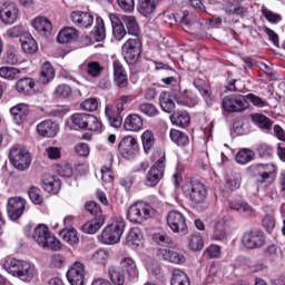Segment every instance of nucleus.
Returning a JSON list of instances; mask_svg holds the SVG:
<instances>
[{"label": "nucleus", "instance_id": "obj_3", "mask_svg": "<svg viewBox=\"0 0 285 285\" xmlns=\"http://www.w3.org/2000/svg\"><path fill=\"white\" fill-rule=\"evenodd\" d=\"M32 239L41 246V248H50V250H61V242L50 233L48 226L39 224L32 233Z\"/></svg>", "mask_w": 285, "mask_h": 285}, {"label": "nucleus", "instance_id": "obj_53", "mask_svg": "<svg viewBox=\"0 0 285 285\" xmlns=\"http://www.w3.org/2000/svg\"><path fill=\"white\" fill-rule=\"evenodd\" d=\"M80 108L87 110L88 112H95L99 108V101L97 98H88L81 102Z\"/></svg>", "mask_w": 285, "mask_h": 285}, {"label": "nucleus", "instance_id": "obj_61", "mask_svg": "<svg viewBox=\"0 0 285 285\" xmlns=\"http://www.w3.org/2000/svg\"><path fill=\"white\" fill-rule=\"evenodd\" d=\"M117 3L120 10H124V12L135 11V0H117Z\"/></svg>", "mask_w": 285, "mask_h": 285}, {"label": "nucleus", "instance_id": "obj_30", "mask_svg": "<svg viewBox=\"0 0 285 285\" xmlns=\"http://www.w3.org/2000/svg\"><path fill=\"white\" fill-rule=\"evenodd\" d=\"M105 115L108 118V121L112 128H121V124H124V118L121 114H117L112 107L107 106L105 109Z\"/></svg>", "mask_w": 285, "mask_h": 285}, {"label": "nucleus", "instance_id": "obj_37", "mask_svg": "<svg viewBox=\"0 0 285 285\" xmlns=\"http://www.w3.org/2000/svg\"><path fill=\"white\" fill-rule=\"evenodd\" d=\"M252 121L258 126L262 130H271L273 128V121L271 119L262 114H253L252 115Z\"/></svg>", "mask_w": 285, "mask_h": 285}, {"label": "nucleus", "instance_id": "obj_9", "mask_svg": "<svg viewBox=\"0 0 285 285\" xmlns=\"http://www.w3.org/2000/svg\"><path fill=\"white\" fill-rule=\"evenodd\" d=\"M247 173L255 177L258 184H266L268 179H273L277 173V167L273 164H256L247 168Z\"/></svg>", "mask_w": 285, "mask_h": 285}, {"label": "nucleus", "instance_id": "obj_64", "mask_svg": "<svg viewBox=\"0 0 285 285\" xmlns=\"http://www.w3.org/2000/svg\"><path fill=\"white\" fill-rule=\"evenodd\" d=\"M58 175H60V177H72V165L70 164H65L60 167H58L57 169Z\"/></svg>", "mask_w": 285, "mask_h": 285}, {"label": "nucleus", "instance_id": "obj_25", "mask_svg": "<svg viewBox=\"0 0 285 285\" xmlns=\"http://www.w3.org/2000/svg\"><path fill=\"white\" fill-rule=\"evenodd\" d=\"M157 255L158 257H161V259L170 262L171 264H184V262H186L184 255L170 249H158Z\"/></svg>", "mask_w": 285, "mask_h": 285}, {"label": "nucleus", "instance_id": "obj_31", "mask_svg": "<svg viewBox=\"0 0 285 285\" xmlns=\"http://www.w3.org/2000/svg\"><path fill=\"white\" fill-rule=\"evenodd\" d=\"M170 121L174 126L186 128L190 124V115L187 111H176L170 116Z\"/></svg>", "mask_w": 285, "mask_h": 285}, {"label": "nucleus", "instance_id": "obj_8", "mask_svg": "<svg viewBox=\"0 0 285 285\" xmlns=\"http://www.w3.org/2000/svg\"><path fill=\"white\" fill-rule=\"evenodd\" d=\"M9 159L14 168L18 170H28L30 168L31 159L28 149L21 145H16L9 153Z\"/></svg>", "mask_w": 285, "mask_h": 285}, {"label": "nucleus", "instance_id": "obj_35", "mask_svg": "<svg viewBox=\"0 0 285 285\" xmlns=\"http://www.w3.org/2000/svg\"><path fill=\"white\" fill-rule=\"evenodd\" d=\"M20 42L23 52H26L27 55H35V52H37V50L39 49V47L37 46V41L35 40V38H32V36L21 38Z\"/></svg>", "mask_w": 285, "mask_h": 285}, {"label": "nucleus", "instance_id": "obj_51", "mask_svg": "<svg viewBox=\"0 0 285 285\" xmlns=\"http://www.w3.org/2000/svg\"><path fill=\"white\" fill-rule=\"evenodd\" d=\"M151 239L153 242H155V244H159L160 246L166 244H173V239H170V236L164 232L154 233Z\"/></svg>", "mask_w": 285, "mask_h": 285}, {"label": "nucleus", "instance_id": "obj_52", "mask_svg": "<svg viewBox=\"0 0 285 285\" xmlns=\"http://www.w3.org/2000/svg\"><path fill=\"white\" fill-rule=\"evenodd\" d=\"M26 32V28L23 26L18 24L14 27L9 28L4 36L8 37V39H17L18 37H22V35Z\"/></svg>", "mask_w": 285, "mask_h": 285}, {"label": "nucleus", "instance_id": "obj_7", "mask_svg": "<svg viewBox=\"0 0 285 285\" xmlns=\"http://www.w3.org/2000/svg\"><path fill=\"white\" fill-rule=\"evenodd\" d=\"M183 193L189 197L193 204H204L208 197L206 185L199 180H191L183 186Z\"/></svg>", "mask_w": 285, "mask_h": 285}, {"label": "nucleus", "instance_id": "obj_34", "mask_svg": "<svg viewBox=\"0 0 285 285\" xmlns=\"http://www.w3.org/2000/svg\"><path fill=\"white\" fill-rule=\"evenodd\" d=\"M253 159H255V151L246 148L240 149L235 156L236 163L240 166H246V164H250Z\"/></svg>", "mask_w": 285, "mask_h": 285}, {"label": "nucleus", "instance_id": "obj_18", "mask_svg": "<svg viewBox=\"0 0 285 285\" xmlns=\"http://www.w3.org/2000/svg\"><path fill=\"white\" fill-rule=\"evenodd\" d=\"M37 132L40 137H57L59 135V125L50 119L43 120L37 125Z\"/></svg>", "mask_w": 285, "mask_h": 285}, {"label": "nucleus", "instance_id": "obj_29", "mask_svg": "<svg viewBox=\"0 0 285 285\" xmlns=\"http://www.w3.org/2000/svg\"><path fill=\"white\" fill-rule=\"evenodd\" d=\"M16 90L20 95H35V80L32 78H22L17 81Z\"/></svg>", "mask_w": 285, "mask_h": 285}, {"label": "nucleus", "instance_id": "obj_62", "mask_svg": "<svg viewBox=\"0 0 285 285\" xmlns=\"http://www.w3.org/2000/svg\"><path fill=\"white\" fill-rule=\"evenodd\" d=\"M205 255L209 257L210 259H215L222 255V247L218 245H210L209 247L206 248Z\"/></svg>", "mask_w": 285, "mask_h": 285}, {"label": "nucleus", "instance_id": "obj_27", "mask_svg": "<svg viewBox=\"0 0 285 285\" xmlns=\"http://www.w3.org/2000/svg\"><path fill=\"white\" fill-rule=\"evenodd\" d=\"M137 10L141 17H153L157 10V0H138Z\"/></svg>", "mask_w": 285, "mask_h": 285}, {"label": "nucleus", "instance_id": "obj_40", "mask_svg": "<svg viewBox=\"0 0 285 285\" xmlns=\"http://www.w3.org/2000/svg\"><path fill=\"white\" fill-rule=\"evenodd\" d=\"M170 140L177 146L188 145V136L180 130L171 129L169 132Z\"/></svg>", "mask_w": 285, "mask_h": 285}, {"label": "nucleus", "instance_id": "obj_20", "mask_svg": "<svg viewBox=\"0 0 285 285\" xmlns=\"http://www.w3.org/2000/svg\"><path fill=\"white\" fill-rule=\"evenodd\" d=\"M10 112L14 124L21 126V124L26 121V117H28L30 112V107L27 104L21 102L13 106L10 109Z\"/></svg>", "mask_w": 285, "mask_h": 285}, {"label": "nucleus", "instance_id": "obj_10", "mask_svg": "<svg viewBox=\"0 0 285 285\" xmlns=\"http://www.w3.org/2000/svg\"><path fill=\"white\" fill-rule=\"evenodd\" d=\"M166 170V156H161L154 166L149 169L146 176V186L149 188H155L159 181L164 178V173Z\"/></svg>", "mask_w": 285, "mask_h": 285}, {"label": "nucleus", "instance_id": "obj_47", "mask_svg": "<svg viewBox=\"0 0 285 285\" xmlns=\"http://www.w3.org/2000/svg\"><path fill=\"white\" fill-rule=\"evenodd\" d=\"M188 246L190 250L197 253L204 248V238L199 234H194L189 237Z\"/></svg>", "mask_w": 285, "mask_h": 285}, {"label": "nucleus", "instance_id": "obj_26", "mask_svg": "<svg viewBox=\"0 0 285 285\" xmlns=\"http://www.w3.org/2000/svg\"><path fill=\"white\" fill-rule=\"evenodd\" d=\"M108 275L111 284L124 285L126 284V271L124 267L110 266L108 269Z\"/></svg>", "mask_w": 285, "mask_h": 285}, {"label": "nucleus", "instance_id": "obj_6", "mask_svg": "<svg viewBox=\"0 0 285 285\" xmlns=\"http://www.w3.org/2000/svg\"><path fill=\"white\" fill-rule=\"evenodd\" d=\"M141 48L142 43L139 37L129 38L121 46L122 57L128 66L139 63V59H141Z\"/></svg>", "mask_w": 285, "mask_h": 285}, {"label": "nucleus", "instance_id": "obj_17", "mask_svg": "<svg viewBox=\"0 0 285 285\" xmlns=\"http://www.w3.org/2000/svg\"><path fill=\"white\" fill-rule=\"evenodd\" d=\"M264 232L259 229H254L252 232H247L243 236V244L246 248H262L264 246Z\"/></svg>", "mask_w": 285, "mask_h": 285}, {"label": "nucleus", "instance_id": "obj_4", "mask_svg": "<svg viewBox=\"0 0 285 285\" xmlns=\"http://www.w3.org/2000/svg\"><path fill=\"white\" fill-rule=\"evenodd\" d=\"M124 228H126V223L124 218L117 217L111 224L107 225L102 233L100 242L107 246H112L114 244H119L121 235H124Z\"/></svg>", "mask_w": 285, "mask_h": 285}, {"label": "nucleus", "instance_id": "obj_57", "mask_svg": "<svg viewBox=\"0 0 285 285\" xmlns=\"http://www.w3.org/2000/svg\"><path fill=\"white\" fill-rule=\"evenodd\" d=\"M245 101H250V104H253V106H255L256 108H264L266 106V101L262 98H259V96H255L254 94H248L246 96H244Z\"/></svg>", "mask_w": 285, "mask_h": 285}, {"label": "nucleus", "instance_id": "obj_46", "mask_svg": "<svg viewBox=\"0 0 285 285\" xmlns=\"http://www.w3.org/2000/svg\"><path fill=\"white\" fill-rule=\"evenodd\" d=\"M226 186L229 190H237L242 186V174L235 173L226 178Z\"/></svg>", "mask_w": 285, "mask_h": 285}, {"label": "nucleus", "instance_id": "obj_32", "mask_svg": "<svg viewBox=\"0 0 285 285\" xmlns=\"http://www.w3.org/2000/svg\"><path fill=\"white\" fill-rule=\"evenodd\" d=\"M75 39H77V29L72 27H66L57 36L59 43H70V41H75Z\"/></svg>", "mask_w": 285, "mask_h": 285}, {"label": "nucleus", "instance_id": "obj_13", "mask_svg": "<svg viewBox=\"0 0 285 285\" xmlns=\"http://www.w3.org/2000/svg\"><path fill=\"white\" fill-rule=\"evenodd\" d=\"M167 226L173 233H181L186 235L188 232V225H186V218L177 210H171L167 215Z\"/></svg>", "mask_w": 285, "mask_h": 285}, {"label": "nucleus", "instance_id": "obj_5", "mask_svg": "<svg viewBox=\"0 0 285 285\" xmlns=\"http://www.w3.org/2000/svg\"><path fill=\"white\" fill-rule=\"evenodd\" d=\"M153 215H155V209L150 204L144 202L135 203L127 209V219L131 224H144V222H148Z\"/></svg>", "mask_w": 285, "mask_h": 285}, {"label": "nucleus", "instance_id": "obj_55", "mask_svg": "<svg viewBox=\"0 0 285 285\" xmlns=\"http://www.w3.org/2000/svg\"><path fill=\"white\" fill-rule=\"evenodd\" d=\"M262 13L269 23L277 24L282 21V16L271 11L269 9H263Z\"/></svg>", "mask_w": 285, "mask_h": 285}, {"label": "nucleus", "instance_id": "obj_21", "mask_svg": "<svg viewBox=\"0 0 285 285\" xmlns=\"http://www.w3.org/2000/svg\"><path fill=\"white\" fill-rule=\"evenodd\" d=\"M32 27L41 37H50L52 33V22L46 17H38L33 20Z\"/></svg>", "mask_w": 285, "mask_h": 285}, {"label": "nucleus", "instance_id": "obj_11", "mask_svg": "<svg viewBox=\"0 0 285 285\" xmlns=\"http://www.w3.org/2000/svg\"><path fill=\"white\" fill-rule=\"evenodd\" d=\"M118 150L125 159H135L139 155V142L132 136H126L119 142Z\"/></svg>", "mask_w": 285, "mask_h": 285}, {"label": "nucleus", "instance_id": "obj_14", "mask_svg": "<svg viewBox=\"0 0 285 285\" xmlns=\"http://www.w3.org/2000/svg\"><path fill=\"white\" fill-rule=\"evenodd\" d=\"M0 19L6 26L17 23L19 19V7L14 2H4L0 8Z\"/></svg>", "mask_w": 285, "mask_h": 285}, {"label": "nucleus", "instance_id": "obj_15", "mask_svg": "<svg viewBox=\"0 0 285 285\" xmlns=\"http://www.w3.org/2000/svg\"><path fill=\"white\" fill-rule=\"evenodd\" d=\"M67 279L71 285H83L86 266L82 263L75 262L67 272Z\"/></svg>", "mask_w": 285, "mask_h": 285}, {"label": "nucleus", "instance_id": "obj_38", "mask_svg": "<svg viewBox=\"0 0 285 285\" xmlns=\"http://www.w3.org/2000/svg\"><path fill=\"white\" fill-rule=\"evenodd\" d=\"M159 104L164 112L170 114L175 110V101H173L168 91H163L160 94Z\"/></svg>", "mask_w": 285, "mask_h": 285}, {"label": "nucleus", "instance_id": "obj_56", "mask_svg": "<svg viewBox=\"0 0 285 285\" xmlns=\"http://www.w3.org/2000/svg\"><path fill=\"white\" fill-rule=\"evenodd\" d=\"M63 242H67V244H70V246L79 244V236H77V229H69L65 232Z\"/></svg>", "mask_w": 285, "mask_h": 285}, {"label": "nucleus", "instance_id": "obj_41", "mask_svg": "<svg viewBox=\"0 0 285 285\" xmlns=\"http://www.w3.org/2000/svg\"><path fill=\"white\" fill-rule=\"evenodd\" d=\"M72 95V88L66 83L58 85L53 90V97L56 99H68Z\"/></svg>", "mask_w": 285, "mask_h": 285}, {"label": "nucleus", "instance_id": "obj_50", "mask_svg": "<svg viewBox=\"0 0 285 285\" xmlns=\"http://www.w3.org/2000/svg\"><path fill=\"white\" fill-rule=\"evenodd\" d=\"M139 110L144 115H147V117H157L159 115V109L150 102L139 105Z\"/></svg>", "mask_w": 285, "mask_h": 285}, {"label": "nucleus", "instance_id": "obj_22", "mask_svg": "<svg viewBox=\"0 0 285 285\" xmlns=\"http://www.w3.org/2000/svg\"><path fill=\"white\" fill-rule=\"evenodd\" d=\"M144 244V234L138 227H134L129 230L126 237V245L134 250L139 248Z\"/></svg>", "mask_w": 285, "mask_h": 285}, {"label": "nucleus", "instance_id": "obj_48", "mask_svg": "<svg viewBox=\"0 0 285 285\" xmlns=\"http://www.w3.org/2000/svg\"><path fill=\"white\" fill-rule=\"evenodd\" d=\"M229 6L225 8L226 14H242L244 7H242V0H229Z\"/></svg>", "mask_w": 285, "mask_h": 285}, {"label": "nucleus", "instance_id": "obj_1", "mask_svg": "<svg viewBox=\"0 0 285 285\" xmlns=\"http://www.w3.org/2000/svg\"><path fill=\"white\" fill-rule=\"evenodd\" d=\"M109 19L111 21L112 35L116 41H121L126 35L139 37L141 33L139 22H137L135 16H122L120 19L117 14L110 13Z\"/></svg>", "mask_w": 285, "mask_h": 285}, {"label": "nucleus", "instance_id": "obj_60", "mask_svg": "<svg viewBox=\"0 0 285 285\" xmlns=\"http://www.w3.org/2000/svg\"><path fill=\"white\" fill-rule=\"evenodd\" d=\"M263 227L265 228V230H267V233H273V230H275V218L273 217L272 214H267L264 218H263Z\"/></svg>", "mask_w": 285, "mask_h": 285}, {"label": "nucleus", "instance_id": "obj_36", "mask_svg": "<svg viewBox=\"0 0 285 285\" xmlns=\"http://www.w3.org/2000/svg\"><path fill=\"white\" fill-rule=\"evenodd\" d=\"M92 36L96 41H104V39H106V23L104 22L102 17L96 18V26L94 28Z\"/></svg>", "mask_w": 285, "mask_h": 285}, {"label": "nucleus", "instance_id": "obj_16", "mask_svg": "<svg viewBox=\"0 0 285 285\" xmlns=\"http://www.w3.org/2000/svg\"><path fill=\"white\" fill-rule=\"evenodd\" d=\"M26 210V200L21 197H12L8 200L7 213L10 219L17 222Z\"/></svg>", "mask_w": 285, "mask_h": 285}, {"label": "nucleus", "instance_id": "obj_49", "mask_svg": "<svg viewBox=\"0 0 285 285\" xmlns=\"http://www.w3.org/2000/svg\"><path fill=\"white\" fill-rule=\"evenodd\" d=\"M102 128H104V125L99 121V119L96 116L94 115L88 116L87 127L85 130L99 132Z\"/></svg>", "mask_w": 285, "mask_h": 285}, {"label": "nucleus", "instance_id": "obj_12", "mask_svg": "<svg viewBox=\"0 0 285 285\" xmlns=\"http://www.w3.org/2000/svg\"><path fill=\"white\" fill-rule=\"evenodd\" d=\"M223 108L226 112H244L248 109V102L244 96L229 95L223 98Z\"/></svg>", "mask_w": 285, "mask_h": 285}, {"label": "nucleus", "instance_id": "obj_2", "mask_svg": "<svg viewBox=\"0 0 285 285\" xmlns=\"http://www.w3.org/2000/svg\"><path fill=\"white\" fill-rule=\"evenodd\" d=\"M2 268L9 275L21 279V282H32L36 273L35 265L17 258H6L2 263Z\"/></svg>", "mask_w": 285, "mask_h": 285}, {"label": "nucleus", "instance_id": "obj_33", "mask_svg": "<svg viewBox=\"0 0 285 285\" xmlns=\"http://www.w3.org/2000/svg\"><path fill=\"white\" fill-rule=\"evenodd\" d=\"M106 217L100 216L99 218L91 219L82 226V230L88 235H95L104 226Z\"/></svg>", "mask_w": 285, "mask_h": 285}, {"label": "nucleus", "instance_id": "obj_44", "mask_svg": "<svg viewBox=\"0 0 285 285\" xmlns=\"http://www.w3.org/2000/svg\"><path fill=\"white\" fill-rule=\"evenodd\" d=\"M90 114H75L71 116V121L76 128H80L81 130H86L88 125V117Z\"/></svg>", "mask_w": 285, "mask_h": 285}, {"label": "nucleus", "instance_id": "obj_54", "mask_svg": "<svg viewBox=\"0 0 285 285\" xmlns=\"http://www.w3.org/2000/svg\"><path fill=\"white\" fill-rule=\"evenodd\" d=\"M29 198L31 199L32 204L40 205L43 204V197L41 196V189L37 187H31L28 190Z\"/></svg>", "mask_w": 285, "mask_h": 285}, {"label": "nucleus", "instance_id": "obj_43", "mask_svg": "<svg viewBox=\"0 0 285 285\" xmlns=\"http://www.w3.org/2000/svg\"><path fill=\"white\" fill-rule=\"evenodd\" d=\"M80 70H86L87 72H104L106 67L99 61H85L80 65Z\"/></svg>", "mask_w": 285, "mask_h": 285}, {"label": "nucleus", "instance_id": "obj_28", "mask_svg": "<svg viewBox=\"0 0 285 285\" xmlns=\"http://www.w3.org/2000/svg\"><path fill=\"white\" fill-rule=\"evenodd\" d=\"M120 266L126 271L130 279H137L139 277V268H137V263L130 257H125L120 261Z\"/></svg>", "mask_w": 285, "mask_h": 285}, {"label": "nucleus", "instance_id": "obj_23", "mask_svg": "<svg viewBox=\"0 0 285 285\" xmlns=\"http://www.w3.org/2000/svg\"><path fill=\"white\" fill-rule=\"evenodd\" d=\"M124 128L130 132H139L144 128V119L138 114H131L125 119Z\"/></svg>", "mask_w": 285, "mask_h": 285}, {"label": "nucleus", "instance_id": "obj_24", "mask_svg": "<svg viewBox=\"0 0 285 285\" xmlns=\"http://www.w3.org/2000/svg\"><path fill=\"white\" fill-rule=\"evenodd\" d=\"M43 189L51 195H57L61 189V180L50 176V174H45L42 177Z\"/></svg>", "mask_w": 285, "mask_h": 285}, {"label": "nucleus", "instance_id": "obj_45", "mask_svg": "<svg viewBox=\"0 0 285 285\" xmlns=\"http://www.w3.org/2000/svg\"><path fill=\"white\" fill-rule=\"evenodd\" d=\"M230 210H236L237 213H245L246 215H250L253 213V207L248 205V203L238 200L229 203Z\"/></svg>", "mask_w": 285, "mask_h": 285}, {"label": "nucleus", "instance_id": "obj_19", "mask_svg": "<svg viewBox=\"0 0 285 285\" xmlns=\"http://www.w3.org/2000/svg\"><path fill=\"white\" fill-rule=\"evenodd\" d=\"M70 19L78 28H90L95 23V17L89 12L73 11L71 12Z\"/></svg>", "mask_w": 285, "mask_h": 285}, {"label": "nucleus", "instance_id": "obj_63", "mask_svg": "<svg viewBox=\"0 0 285 285\" xmlns=\"http://www.w3.org/2000/svg\"><path fill=\"white\" fill-rule=\"evenodd\" d=\"M91 259L96 264H105L106 259H108V253H106L104 249L97 250L92 254Z\"/></svg>", "mask_w": 285, "mask_h": 285}, {"label": "nucleus", "instance_id": "obj_58", "mask_svg": "<svg viewBox=\"0 0 285 285\" xmlns=\"http://www.w3.org/2000/svg\"><path fill=\"white\" fill-rule=\"evenodd\" d=\"M114 81L118 88H126L128 86V76L124 72H115Z\"/></svg>", "mask_w": 285, "mask_h": 285}, {"label": "nucleus", "instance_id": "obj_59", "mask_svg": "<svg viewBox=\"0 0 285 285\" xmlns=\"http://www.w3.org/2000/svg\"><path fill=\"white\" fill-rule=\"evenodd\" d=\"M45 154L48 157V159H61V148L59 147H47Z\"/></svg>", "mask_w": 285, "mask_h": 285}, {"label": "nucleus", "instance_id": "obj_39", "mask_svg": "<svg viewBox=\"0 0 285 285\" xmlns=\"http://www.w3.org/2000/svg\"><path fill=\"white\" fill-rule=\"evenodd\" d=\"M171 285H190V278L181 269H174L170 281Z\"/></svg>", "mask_w": 285, "mask_h": 285}, {"label": "nucleus", "instance_id": "obj_42", "mask_svg": "<svg viewBox=\"0 0 285 285\" xmlns=\"http://www.w3.org/2000/svg\"><path fill=\"white\" fill-rule=\"evenodd\" d=\"M141 141L145 153H150L155 146V135L150 130H146L141 135Z\"/></svg>", "mask_w": 285, "mask_h": 285}]
</instances>
